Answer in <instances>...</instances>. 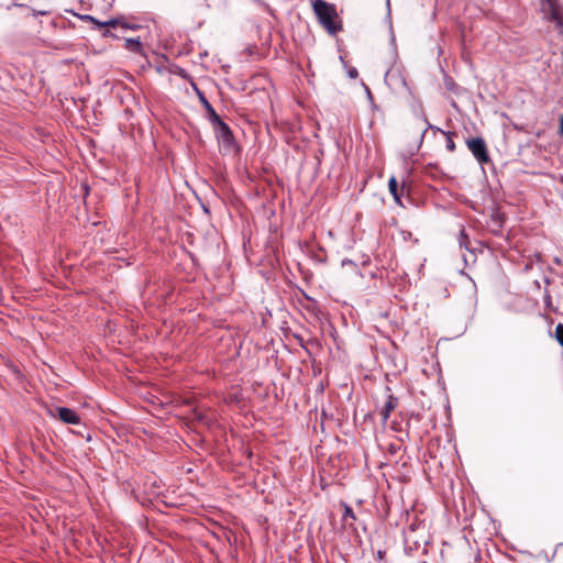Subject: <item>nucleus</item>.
<instances>
[{
	"label": "nucleus",
	"mask_w": 563,
	"mask_h": 563,
	"mask_svg": "<svg viewBox=\"0 0 563 563\" xmlns=\"http://www.w3.org/2000/svg\"><path fill=\"white\" fill-rule=\"evenodd\" d=\"M314 13L320 24L331 34H335L341 30V25L338 22V14L333 5L327 3L323 0H316L313 3Z\"/></svg>",
	"instance_id": "f257e3e1"
},
{
	"label": "nucleus",
	"mask_w": 563,
	"mask_h": 563,
	"mask_svg": "<svg viewBox=\"0 0 563 563\" xmlns=\"http://www.w3.org/2000/svg\"><path fill=\"white\" fill-rule=\"evenodd\" d=\"M541 10L549 20L563 29V8L560 0H541Z\"/></svg>",
	"instance_id": "f03ea898"
},
{
	"label": "nucleus",
	"mask_w": 563,
	"mask_h": 563,
	"mask_svg": "<svg viewBox=\"0 0 563 563\" xmlns=\"http://www.w3.org/2000/svg\"><path fill=\"white\" fill-rule=\"evenodd\" d=\"M466 145L481 165L488 164L490 162L487 146L483 137L468 139L466 141Z\"/></svg>",
	"instance_id": "7ed1b4c3"
},
{
	"label": "nucleus",
	"mask_w": 563,
	"mask_h": 563,
	"mask_svg": "<svg viewBox=\"0 0 563 563\" xmlns=\"http://www.w3.org/2000/svg\"><path fill=\"white\" fill-rule=\"evenodd\" d=\"M216 131L217 139L222 145L230 150L234 144V136L229 128V125L223 122L221 119L212 122Z\"/></svg>",
	"instance_id": "20e7f679"
},
{
	"label": "nucleus",
	"mask_w": 563,
	"mask_h": 563,
	"mask_svg": "<svg viewBox=\"0 0 563 563\" xmlns=\"http://www.w3.org/2000/svg\"><path fill=\"white\" fill-rule=\"evenodd\" d=\"M48 413L54 418H58L60 421L67 424L80 423V417L77 415L75 410L70 408L57 407L55 408V410H49Z\"/></svg>",
	"instance_id": "39448f33"
},
{
	"label": "nucleus",
	"mask_w": 563,
	"mask_h": 563,
	"mask_svg": "<svg viewBox=\"0 0 563 563\" xmlns=\"http://www.w3.org/2000/svg\"><path fill=\"white\" fill-rule=\"evenodd\" d=\"M398 405V398L393 396L391 394L388 395L387 401L384 406V408L380 411V416L383 418V421H387V419L390 416V412L397 407Z\"/></svg>",
	"instance_id": "423d86ee"
},
{
	"label": "nucleus",
	"mask_w": 563,
	"mask_h": 563,
	"mask_svg": "<svg viewBox=\"0 0 563 563\" xmlns=\"http://www.w3.org/2000/svg\"><path fill=\"white\" fill-rule=\"evenodd\" d=\"M122 27L124 30L126 29H134V26H131L129 23H126L123 19H120V18H115V19H110L108 21H104V22H101L99 21V25H98V29L100 27H112V29H115V27Z\"/></svg>",
	"instance_id": "0eeeda50"
},
{
	"label": "nucleus",
	"mask_w": 563,
	"mask_h": 563,
	"mask_svg": "<svg viewBox=\"0 0 563 563\" xmlns=\"http://www.w3.org/2000/svg\"><path fill=\"white\" fill-rule=\"evenodd\" d=\"M201 98V101L202 103L205 104L207 111H208V114H209V120L212 122L221 119L218 113L214 111V109L212 108V106L207 101V99L201 95L200 96Z\"/></svg>",
	"instance_id": "6e6552de"
},
{
	"label": "nucleus",
	"mask_w": 563,
	"mask_h": 563,
	"mask_svg": "<svg viewBox=\"0 0 563 563\" xmlns=\"http://www.w3.org/2000/svg\"><path fill=\"white\" fill-rule=\"evenodd\" d=\"M388 188H389V191L393 195L394 199L399 202L400 201V197L398 195V183H397L395 177H391L389 179Z\"/></svg>",
	"instance_id": "1a4fd4ad"
},
{
	"label": "nucleus",
	"mask_w": 563,
	"mask_h": 563,
	"mask_svg": "<svg viewBox=\"0 0 563 563\" xmlns=\"http://www.w3.org/2000/svg\"><path fill=\"white\" fill-rule=\"evenodd\" d=\"M125 48L132 52H140L142 48L141 42L137 38H128L125 41Z\"/></svg>",
	"instance_id": "9d476101"
},
{
	"label": "nucleus",
	"mask_w": 563,
	"mask_h": 563,
	"mask_svg": "<svg viewBox=\"0 0 563 563\" xmlns=\"http://www.w3.org/2000/svg\"><path fill=\"white\" fill-rule=\"evenodd\" d=\"M555 339L563 346V324L559 323L555 328Z\"/></svg>",
	"instance_id": "9b49d317"
},
{
	"label": "nucleus",
	"mask_w": 563,
	"mask_h": 563,
	"mask_svg": "<svg viewBox=\"0 0 563 563\" xmlns=\"http://www.w3.org/2000/svg\"><path fill=\"white\" fill-rule=\"evenodd\" d=\"M347 519H355V515H354V511L353 509L349 506V505H344V514H343V520H347Z\"/></svg>",
	"instance_id": "f8f14e48"
},
{
	"label": "nucleus",
	"mask_w": 563,
	"mask_h": 563,
	"mask_svg": "<svg viewBox=\"0 0 563 563\" xmlns=\"http://www.w3.org/2000/svg\"><path fill=\"white\" fill-rule=\"evenodd\" d=\"M467 234L465 233V230L462 229L460 231V235H459V243H460V246H465L466 247V242H467Z\"/></svg>",
	"instance_id": "ddd939ff"
},
{
	"label": "nucleus",
	"mask_w": 563,
	"mask_h": 563,
	"mask_svg": "<svg viewBox=\"0 0 563 563\" xmlns=\"http://www.w3.org/2000/svg\"><path fill=\"white\" fill-rule=\"evenodd\" d=\"M423 122L426 123V126L421 130V134H420V142H422L423 137H424V134L427 133V131L429 129H432L433 126L428 122L427 118L423 117Z\"/></svg>",
	"instance_id": "4468645a"
},
{
	"label": "nucleus",
	"mask_w": 563,
	"mask_h": 563,
	"mask_svg": "<svg viewBox=\"0 0 563 563\" xmlns=\"http://www.w3.org/2000/svg\"><path fill=\"white\" fill-rule=\"evenodd\" d=\"M82 20L85 21H89L90 23H92L96 27H98L99 25V20H97L96 18H93L92 15H84L81 16Z\"/></svg>",
	"instance_id": "2eb2a0df"
},
{
	"label": "nucleus",
	"mask_w": 563,
	"mask_h": 563,
	"mask_svg": "<svg viewBox=\"0 0 563 563\" xmlns=\"http://www.w3.org/2000/svg\"><path fill=\"white\" fill-rule=\"evenodd\" d=\"M446 148L450 151V152H454L455 150V143L453 142V140L451 139L450 135H448V140H446Z\"/></svg>",
	"instance_id": "dca6fc26"
},
{
	"label": "nucleus",
	"mask_w": 563,
	"mask_h": 563,
	"mask_svg": "<svg viewBox=\"0 0 563 563\" xmlns=\"http://www.w3.org/2000/svg\"><path fill=\"white\" fill-rule=\"evenodd\" d=\"M106 30L103 31L102 35L103 37H117L112 31L110 30V27H104Z\"/></svg>",
	"instance_id": "f3484780"
},
{
	"label": "nucleus",
	"mask_w": 563,
	"mask_h": 563,
	"mask_svg": "<svg viewBox=\"0 0 563 563\" xmlns=\"http://www.w3.org/2000/svg\"><path fill=\"white\" fill-rule=\"evenodd\" d=\"M347 75L351 77V78H356L358 76V73L355 68H352L347 71Z\"/></svg>",
	"instance_id": "a211bd4d"
},
{
	"label": "nucleus",
	"mask_w": 563,
	"mask_h": 563,
	"mask_svg": "<svg viewBox=\"0 0 563 563\" xmlns=\"http://www.w3.org/2000/svg\"><path fill=\"white\" fill-rule=\"evenodd\" d=\"M560 135L563 136V117L560 119V129H559Z\"/></svg>",
	"instance_id": "6ab92c4d"
}]
</instances>
